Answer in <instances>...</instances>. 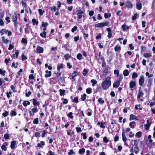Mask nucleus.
<instances>
[{"mask_svg":"<svg viewBox=\"0 0 155 155\" xmlns=\"http://www.w3.org/2000/svg\"><path fill=\"white\" fill-rule=\"evenodd\" d=\"M111 84L110 78L109 77H108L104 81L102 82V87L103 89L106 90L110 86Z\"/></svg>","mask_w":155,"mask_h":155,"instance_id":"1","label":"nucleus"},{"mask_svg":"<svg viewBox=\"0 0 155 155\" xmlns=\"http://www.w3.org/2000/svg\"><path fill=\"white\" fill-rule=\"evenodd\" d=\"M109 24V22L108 21L103 23H100L95 24V26L96 27L102 28L104 26H108Z\"/></svg>","mask_w":155,"mask_h":155,"instance_id":"2","label":"nucleus"},{"mask_svg":"<svg viewBox=\"0 0 155 155\" xmlns=\"http://www.w3.org/2000/svg\"><path fill=\"white\" fill-rule=\"evenodd\" d=\"M12 18L13 19V21H14L15 27V28H17L18 26L17 21V16L15 12L14 13L13 15L12 16Z\"/></svg>","mask_w":155,"mask_h":155,"instance_id":"3","label":"nucleus"},{"mask_svg":"<svg viewBox=\"0 0 155 155\" xmlns=\"http://www.w3.org/2000/svg\"><path fill=\"white\" fill-rule=\"evenodd\" d=\"M55 74H56V76L57 77L58 80L60 81L61 82H63L64 80V78L61 76V72L58 71L57 73H55Z\"/></svg>","mask_w":155,"mask_h":155,"instance_id":"4","label":"nucleus"},{"mask_svg":"<svg viewBox=\"0 0 155 155\" xmlns=\"http://www.w3.org/2000/svg\"><path fill=\"white\" fill-rule=\"evenodd\" d=\"M76 12L77 14V21H79V19L81 18L83 16V12L81 10H77Z\"/></svg>","mask_w":155,"mask_h":155,"instance_id":"5","label":"nucleus"},{"mask_svg":"<svg viewBox=\"0 0 155 155\" xmlns=\"http://www.w3.org/2000/svg\"><path fill=\"white\" fill-rule=\"evenodd\" d=\"M144 82V77L143 76H141L139 80V84L140 86H142L143 83Z\"/></svg>","mask_w":155,"mask_h":155,"instance_id":"6","label":"nucleus"},{"mask_svg":"<svg viewBox=\"0 0 155 155\" xmlns=\"http://www.w3.org/2000/svg\"><path fill=\"white\" fill-rule=\"evenodd\" d=\"M122 140L124 143L125 144H127V138L125 136V133L124 130L123 131L122 133Z\"/></svg>","mask_w":155,"mask_h":155,"instance_id":"7","label":"nucleus"},{"mask_svg":"<svg viewBox=\"0 0 155 155\" xmlns=\"http://www.w3.org/2000/svg\"><path fill=\"white\" fill-rule=\"evenodd\" d=\"M36 50L37 52L39 53H42L44 51L43 48L39 46H37Z\"/></svg>","mask_w":155,"mask_h":155,"instance_id":"8","label":"nucleus"},{"mask_svg":"<svg viewBox=\"0 0 155 155\" xmlns=\"http://www.w3.org/2000/svg\"><path fill=\"white\" fill-rule=\"evenodd\" d=\"M106 30L108 31L107 37L109 38H110L112 37L111 30L110 28H107Z\"/></svg>","mask_w":155,"mask_h":155,"instance_id":"9","label":"nucleus"},{"mask_svg":"<svg viewBox=\"0 0 155 155\" xmlns=\"http://www.w3.org/2000/svg\"><path fill=\"white\" fill-rule=\"evenodd\" d=\"M129 85L130 88H133L136 86V83L134 81H131Z\"/></svg>","mask_w":155,"mask_h":155,"instance_id":"10","label":"nucleus"},{"mask_svg":"<svg viewBox=\"0 0 155 155\" xmlns=\"http://www.w3.org/2000/svg\"><path fill=\"white\" fill-rule=\"evenodd\" d=\"M108 68H109L108 67H106L105 68L104 70L103 71L102 73L103 77H105L106 76L107 74L108 73Z\"/></svg>","mask_w":155,"mask_h":155,"instance_id":"11","label":"nucleus"},{"mask_svg":"<svg viewBox=\"0 0 155 155\" xmlns=\"http://www.w3.org/2000/svg\"><path fill=\"white\" fill-rule=\"evenodd\" d=\"M8 145V143L6 142H5L3 143V145L1 146L2 149L3 150L5 151L7 150V148L6 146Z\"/></svg>","mask_w":155,"mask_h":155,"instance_id":"12","label":"nucleus"},{"mask_svg":"<svg viewBox=\"0 0 155 155\" xmlns=\"http://www.w3.org/2000/svg\"><path fill=\"white\" fill-rule=\"evenodd\" d=\"M120 83V81H117L115 82L113 84V87H117L119 86Z\"/></svg>","mask_w":155,"mask_h":155,"instance_id":"13","label":"nucleus"},{"mask_svg":"<svg viewBox=\"0 0 155 155\" xmlns=\"http://www.w3.org/2000/svg\"><path fill=\"white\" fill-rule=\"evenodd\" d=\"M143 95V92L140 90H139L138 94L137 96V98L138 99H139L142 97Z\"/></svg>","mask_w":155,"mask_h":155,"instance_id":"14","label":"nucleus"},{"mask_svg":"<svg viewBox=\"0 0 155 155\" xmlns=\"http://www.w3.org/2000/svg\"><path fill=\"white\" fill-rule=\"evenodd\" d=\"M126 6L128 8H130L132 7V5L129 1H127L126 2Z\"/></svg>","mask_w":155,"mask_h":155,"instance_id":"15","label":"nucleus"},{"mask_svg":"<svg viewBox=\"0 0 155 155\" xmlns=\"http://www.w3.org/2000/svg\"><path fill=\"white\" fill-rule=\"evenodd\" d=\"M45 72L46 74L45 75V77L47 78L48 77H50L51 76V71H49L48 70H46L45 71Z\"/></svg>","mask_w":155,"mask_h":155,"instance_id":"16","label":"nucleus"},{"mask_svg":"<svg viewBox=\"0 0 155 155\" xmlns=\"http://www.w3.org/2000/svg\"><path fill=\"white\" fill-rule=\"evenodd\" d=\"M16 145V142L15 141H13L11 142V148L12 149L14 148Z\"/></svg>","mask_w":155,"mask_h":155,"instance_id":"17","label":"nucleus"},{"mask_svg":"<svg viewBox=\"0 0 155 155\" xmlns=\"http://www.w3.org/2000/svg\"><path fill=\"white\" fill-rule=\"evenodd\" d=\"M45 144V143L44 141H41L40 143H38L37 147H42Z\"/></svg>","mask_w":155,"mask_h":155,"instance_id":"18","label":"nucleus"},{"mask_svg":"<svg viewBox=\"0 0 155 155\" xmlns=\"http://www.w3.org/2000/svg\"><path fill=\"white\" fill-rule=\"evenodd\" d=\"M136 7L138 10H140L142 8V4L139 2H137L136 3Z\"/></svg>","mask_w":155,"mask_h":155,"instance_id":"19","label":"nucleus"},{"mask_svg":"<svg viewBox=\"0 0 155 155\" xmlns=\"http://www.w3.org/2000/svg\"><path fill=\"white\" fill-rule=\"evenodd\" d=\"M8 31V30H6L5 29H2L0 31V33L2 35H3L5 33L6 34Z\"/></svg>","mask_w":155,"mask_h":155,"instance_id":"20","label":"nucleus"},{"mask_svg":"<svg viewBox=\"0 0 155 155\" xmlns=\"http://www.w3.org/2000/svg\"><path fill=\"white\" fill-rule=\"evenodd\" d=\"M30 102L28 101H24L23 104L25 107H27L28 105H30Z\"/></svg>","mask_w":155,"mask_h":155,"instance_id":"21","label":"nucleus"},{"mask_svg":"<svg viewBox=\"0 0 155 155\" xmlns=\"http://www.w3.org/2000/svg\"><path fill=\"white\" fill-rule=\"evenodd\" d=\"M2 41L4 43H5V44H7L9 41V40L5 39V37L4 36H3L2 37Z\"/></svg>","mask_w":155,"mask_h":155,"instance_id":"22","label":"nucleus"},{"mask_svg":"<svg viewBox=\"0 0 155 155\" xmlns=\"http://www.w3.org/2000/svg\"><path fill=\"white\" fill-rule=\"evenodd\" d=\"M143 56L145 58H149L151 57L152 55L150 53H146L143 54Z\"/></svg>","mask_w":155,"mask_h":155,"instance_id":"23","label":"nucleus"},{"mask_svg":"<svg viewBox=\"0 0 155 155\" xmlns=\"http://www.w3.org/2000/svg\"><path fill=\"white\" fill-rule=\"evenodd\" d=\"M60 95L61 96H63L64 95L65 93V90H62L60 89L59 90Z\"/></svg>","mask_w":155,"mask_h":155,"instance_id":"24","label":"nucleus"},{"mask_svg":"<svg viewBox=\"0 0 155 155\" xmlns=\"http://www.w3.org/2000/svg\"><path fill=\"white\" fill-rule=\"evenodd\" d=\"M33 104L34 105H38L39 104V102L37 101V100L35 99L33 100Z\"/></svg>","mask_w":155,"mask_h":155,"instance_id":"25","label":"nucleus"},{"mask_svg":"<svg viewBox=\"0 0 155 155\" xmlns=\"http://www.w3.org/2000/svg\"><path fill=\"white\" fill-rule=\"evenodd\" d=\"M85 152V150L84 148H82L81 149H80L79 150L78 153L80 154H82L84 153Z\"/></svg>","mask_w":155,"mask_h":155,"instance_id":"26","label":"nucleus"},{"mask_svg":"<svg viewBox=\"0 0 155 155\" xmlns=\"http://www.w3.org/2000/svg\"><path fill=\"white\" fill-rule=\"evenodd\" d=\"M46 32L45 31H44L42 33H40V36L43 38H45L46 37Z\"/></svg>","mask_w":155,"mask_h":155,"instance_id":"27","label":"nucleus"},{"mask_svg":"<svg viewBox=\"0 0 155 155\" xmlns=\"http://www.w3.org/2000/svg\"><path fill=\"white\" fill-rule=\"evenodd\" d=\"M136 116L134 114H131L130 115V116L129 120H134L135 119Z\"/></svg>","mask_w":155,"mask_h":155,"instance_id":"28","label":"nucleus"},{"mask_svg":"<svg viewBox=\"0 0 155 155\" xmlns=\"http://www.w3.org/2000/svg\"><path fill=\"white\" fill-rule=\"evenodd\" d=\"M92 91V89L91 88L89 87L86 90V92L87 94H90Z\"/></svg>","mask_w":155,"mask_h":155,"instance_id":"29","label":"nucleus"},{"mask_svg":"<svg viewBox=\"0 0 155 155\" xmlns=\"http://www.w3.org/2000/svg\"><path fill=\"white\" fill-rule=\"evenodd\" d=\"M129 72L127 70H125L123 71V74L125 76H127L129 74Z\"/></svg>","mask_w":155,"mask_h":155,"instance_id":"30","label":"nucleus"},{"mask_svg":"<svg viewBox=\"0 0 155 155\" xmlns=\"http://www.w3.org/2000/svg\"><path fill=\"white\" fill-rule=\"evenodd\" d=\"M64 57L66 60H67L68 58H71V56L67 54L64 55Z\"/></svg>","mask_w":155,"mask_h":155,"instance_id":"31","label":"nucleus"},{"mask_svg":"<svg viewBox=\"0 0 155 155\" xmlns=\"http://www.w3.org/2000/svg\"><path fill=\"white\" fill-rule=\"evenodd\" d=\"M38 12L39 13V15L40 16L42 15H43L44 13L45 12L44 10H42L41 9H38Z\"/></svg>","mask_w":155,"mask_h":155,"instance_id":"32","label":"nucleus"},{"mask_svg":"<svg viewBox=\"0 0 155 155\" xmlns=\"http://www.w3.org/2000/svg\"><path fill=\"white\" fill-rule=\"evenodd\" d=\"M63 65L62 64H58L57 66V69L59 71L61 68H63Z\"/></svg>","mask_w":155,"mask_h":155,"instance_id":"33","label":"nucleus"},{"mask_svg":"<svg viewBox=\"0 0 155 155\" xmlns=\"http://www.w3.org/2000/svg\"><path fill=\"white\" fill-rule=\"evenodd\" d=\"M121 49V47L118 45L116 46L114 48V50L116 51H118Z\"/></svg>","mask_w":155,"mask_h":155,"instance_id":"34","label":"nucleus"},{"mask_svg":"<svg viewBox=\"0 0 155 155\" xmlns=\"http://www.w3.org/2000/svg\"><path fill=\"white\" fill-rule=\"evenodd\" d=\"M139 150L138 147L137 146H135L134 148V151L137 154L138 153Z\"/></svg>","mask_w":155,"mask_h":155,"instance_id":"35","label":"nucleus"},{"mask_svg":"<svg viewBox=\"0 0 155 155\" xmlns=\"http://www.w3.org/2000/svg\"><path fill=\"white\" fill-rule=\"evenodd\" d=\"M142 133L140 131L136 133V135L138 138H140L142 136Z\"/></svg>","mask_w":155,"mask_h":155,"instance_id":"36","label":"nucleus"},{"mask_svg":"<svg viewBox=\"0 0 155 155\" xmlns=\"http://www.w3.org/2000/svg\"><path fill=\"white\" fill-rule=\"evenodd\" d=\"M87 95L85 94H84L83 95L81 96V100L82 101H84L86 99V97Z\"/></svg>","mask_w":155,"mask_h":155,"instance_id":"37","label":"nucleus"},{"mask_svg":"<svg viewBox=\"0 0 155 155\" xmlns=\"http://www.w3.org/2000/svg\"><path fill=\"white\" fill-rule=\"evenodd\" d=\"M135 123V122L132 121L129 124L130 126L132 128H134V126L133 125Z\"/></svg>","mask_w":155,"mask_h":155,"instance_id":"38","label":"nucleus"},{"mask_svg":"<svg viewBox=\"0 0 155 155\" xmlns=\"http://www.w3.org/2000/svg\"><path fill=\"white\" fill-rule=\"evenodd\" d=\"M151 124V123H150V124H146L144 125L146 127L145 129L146 130H148L149 129Z\"/></svg>","mask_w":155,"mask_h":155,"instance_id":"39","label":"nucleus"},{"mask_svg":"<svg viewBox=\"0 0 155 155\" xmlns=\"http://www.w3.org/2000/svg\"><path fill=\"white\" fill-rule=\"evenodd\" d=\"M82 55L81 53H79L77 55V58L78 60H81L82 58Z\"/></svg>","mask_w":155,"mask_h":155,"instance_id":"40","label":"nucleus"},{"mask_svg":"<svg viewBox=\"0 0 155 155\" xmlns=\"http://www.w3.org/2000/svg\"><path fill=\"white\" fill-rule=\"evenodd\" d=\"M21 42L22 43L26 44L27 43L28 41L27 39L25 38H23L22 39Z\"/></svg>","mask_w":155,"mask_h":155,"instance_id":"41","label":"nucleus"},{"mask_svg":"<svg viewBox=\"0 0 155 155\" xmlns=\"http://www.w3.org/2000/svg\"><path fill=\"white\" fill-rule=\"evenodd\" d=\"M91 82L92 83V86H94L95 84H96L97 83V81L94 80V79H92L91 81Z\"/></svg>","mask_w":155,"mask_h":155,"instance_id":"42","label":"nucleus"},{"mask_svg":"<svg viewBox=\"0 0 155 155\" xmlns=\"http://www.w3.org/2000/svg\"><path fill=\"white\" fill-rule=\"evenodd\" d=\"M33 123L34 124H38V118H36L34 120Z\"/></svg>","mask_w":155,"mask_h":155,"instance_id":"43","label":"nucleus"},{"mask_svg":"<svg viewBox=\"0 0 155 155\" xmlns=\"http://www.w3.org/2000/svg\"><path fill=\"white\" fill-rule=\"evenodd\" d=\"M5 72L6 71L5 70L2 71L1 69L0 68V74L4 76Z\"/></svg>","mask_w":155,"mask_h":155,"instance_id":"44","label":"nucleus"},{"mask_svg":"<svg viewBox=\"0 0 155 155\" xmlns=\"http://www.w3.org/2000/svg\"><path fill=\"white\" fill-rule=\"evenodd\" d=\"M111 16V14H108L107 13H105L104 14V17L105 18H110Z\"/></svg>","mask_w":155,"mask_h":155,"instance_id":"45","label":"nucleus"},{"mask_svg":"<svg viewBox=\"0 0 155 155\" xmlns=\"http://www.w3.org/2000/svg\"><path fill=\"white\" fill-rule=\"evenodd\" d=\"M81 135L83 136V138L85 140L87 138V137L86 133H81Z\"/></svg>","mask_w":155,"mask_h":155,"instance_id":"46","label":"nucleus"},{"mask_svg":"<svg viewBox=\"0 0 155 155\" xmlns=\"http://www.w3.org/2000/svg\"><path fill=\"white\" fill-rule=\"evenodd\" d=\"M138 77L137 74L136 72H134L132 75V78H137Z\"/></svg>","mask_w":155,"mask_h":155,"instance_id":"47","label":"nucleus"},{"mask_svg":"<svg viewBox=\"0 0 155 155\" xmlns=\"http://www.w3.org/2000/svg\"><path fill=\"white\" fill-rule=\"evenodd\" d=\"M32 21L34 25H35L36 24V25H37L38 24V21H36V19L35 18L33 19L32 20Z\"/></svg>","mask_w":155,"mask_h":155,"instance_id":"48","label":"nucleus"},{"mask_svg":"<svg viewBox=\"0 0 155 155\" xmlns=\"http://www.w3.org/2000/svg\"><path fill=\"white\" fill-rule=\"evenodd\" d=\"M73 113L71 112L69 113L67 115L68 117L72 119L73 117V116L72 115Z\"/></svg>","mask_w":155,"mask_h":155,"instance_id":"49","label":"nucleus"},{"mask_svg":"<svg viewBox=\"0 0 155 155\" xmlns=\"http://www.w3.org/2000/svg\"><path fill=\"white\" fill-rule=\"evenodd\" d=\"M31 111L33 113H34L37 112L38 111V110L37 108H34L31 109Z\"/></svg>","mask_w":155,"mask_h":155,"instance_id":"50","label":"nucleus"},{"mask_svg":"<svg viewBox=\"0 0 155 155\" xmlns=\"http://www.w3.org/2000/svg\"><path fill=\"white\" fill-rule=\"evenodd\" d=\"M48 24L47 22H42V26L43 27H46L48 25Z\"/></svg>","mask_w":155,"mask_h":155,"instance_id":"51","label":"nucleus"},{"mask_svg":"<svg viewBox=\"0 0 155 155\" xmlns=\"http://www.w3.org/2000/svg\"><path fill=\"white\" fill-rule=\"evenodd\" d=\"M78 75V74L77 73V71H74L73 73L72 74V76H74V77H75L77 76Z\"/></svg>","mask_w":155,"mask_h":155,"instance_id":"52","label":"nucleus"},{"mask_svg":"<svg viewBox=\"0 0 155 155\" xmlns=\"http://www.w3.org/2000/svg\"><path fill=\"white\" fill-rule=\"evenodd\" d=\"M114 74H116L117 77L119 76V71L118 70H114Z\"/></svg>","mask_w":155,"mask_h":155,"instance_id":"53","label":"nucleus"},{"mask_svg":"<svg viewBox=\"0 0 155 155\" xmlns=\"http://www.w3.org/2000/svg\"><path fill=\"white\" fill-rule=\"evenodd\" d=\"M8 112L7 111H5L4 113H3L2 114V115L4 117H6L7 116H8Z\"/></svg>","mask_w":155,"mask_h":155,"instance_id":"54","label":"nucleus"},{"mask_svg":"<svg viewBox=\"0 0 155 155\" xmlns=\"http://www.w3.org/2000/svg\"><path fill=\"white\" fill-rule=\"evenodd\" d=\"M137 15V13H135L134 15L132 17V19L133 21H134L136 19Z\"/></svg>","mask_w":155,"mask_h":155,"instance_id":"55","label":"nucleus"},{"mask_svg":"<svg viewBox=\"0 0 155 155\" xmlns=\"http://www.w3.org/2000/svg\"><path fill=\"white\" fill-rule=\"evenodd\" d=\"M75 153L74 152L72 149L70 150L69 152L68 153V155H71L72 154H74Z\"/></svg>","mask_w":155,"mask_h":155,"instance_id":"56","label":"nucleus"},{"mask_svg":"<svg viewBox=\"0 0 155 155\" xmlns=\"http://www.w3.org/2000/svg\"><path fill=\"white\" fill-rule=\"evenodd\" d=\"M73 101L74 102L77 103L78 102V98L77 97H75L73 99Z\"/></svg>","mask_w":155,"mask_h":155,"instance_id":"57","label":"nucleus"},{"mask_svg":"<svg viewBox=\"0 0 155 155\" xmlns=\"http://www.w3.org/2000/svg\"><path fill=\"white\" fill-rule=\"evenodd\" d=\"M98 102L101 104H103L104 102V101L103 100L102 98H100L98 99Z\"/></svg>","mask_w":155,"mask_h":155,"instance_id":"58","label":"nucleus"},{"mask_svg":"<svg viewBox=\"0 0 155 155\" xmlns=\"http://www.w3.org/2000/svg\"><path fill=\"white\" fill-rule=\"evenodd\" d=\"M145 75L146 76H148V78H149L150 77H152L153 76V74H151L150 75L148 72H147L145 73Z\"/></svg>","mask_w":155,"mask_h":155,"instance_id":"59","label":"nucleus"},{"mask_svg":"<svg viewBox=\"0 0 155 155\" xmlns=\"http://www.w3.org/2000/svg\"><path fill=\"white\" fill-rule=\"evenodd\" d=\"M88 71L86 69H84L83 71V74L84 76H85L87 74Z\"/></svg>","mask_w":155,"mask_h":155,"instance_id":"60","label":"nucleus"},{"mask_svg":"<svg viewBox=\"0 0 155 155\" xmlns=\"http://www.w3.org/2000/svg\"><path fill=\"white\" fill-rule=\"evenodd\" d=\"M62 47H64L66 50H68L69 47V46L68 44H66L63 46Z\"/></svg>","mask_w":155,"mask_h":155,"instance_id":"61","label":"nucleus"},{"mask_svg":"<svg viewBox=\"0 0 155 155\" xmlns=\"http://www.w3.org/2000/svg\"><path fill=\"white\" fill-rule=\"evenodd\" d=\"M4 138L5 139H8L9 138V136L8 134H5L4 135Z\"/></svg>","mask_w":155,"mask_h":155,"instance_id":"62","label":"nucleus"},{"mask_svg":"<svg viewBox=\"0 0 155 155\" xmlns=\"http://www.w3.org/2000/svg\"><path fill=\"white\" fill-rule=\"evenodd\" d=\"M103 141L105 143H107L109 142V140L107 139V137H104L103 138Z\"/></svg>","mask_w":155,"mask_h":155,"instance_id":"63","label":"nucleus"},{"mask_svg":"<svg viewBox=\"0 0 155 155\" xmlns=\"http://www.w3.org/2000/svg\"><path fill=\"white\" fill-rule=\"evenodd\" d=\"M48 153H49V155H58L57 154H54V152H52L51 150H49Z\"/></svg>","mask_w":155,"mask_h":155,"instance_id":"64","label":"nucleus"}]
</instances>
